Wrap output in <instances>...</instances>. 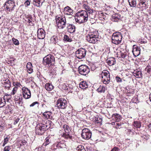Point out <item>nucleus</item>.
Wrapping results in <instances>:
<instances>
[{"label": "nucleus", "mask_w": 151, "mask_h": 151, "mask_svg": "<svg viewBox=\"0 0 151 151\" xmlns=\"http://www.w3.org/2000/svg\"><path fill=\"white\" fill-rule=\"evenodd\" d=\"M47 121L45 124L42 123L37 124L35 128V132L37 134L39 135H41L43 134L45 132L49 129L50 126V121H48V125L47 124Z\"/></svg>", "instance_id": "nucleus-1"}, {"label": "nucleus", "mask_w": 151, "mask_h": 151, "mask_svg": "<svg viewBox=\"0 0 151 151\" xmlns=\"http://www.w3.org/2000/svg\"><path fill=\"white\" fill-rule=\"evenodd\" d=\"M43 62L44 64L48 65L49 67L53 66L55 63V58L52 55H48L43 58Z\"/></svg>", "instance_id": "nucleus-2"}, {"label": "nucleus", "mask_w": 151, "mask_h": 151, "mask_svg": "<svg viewBox=\"0 0 151 151\" xmlns=\"http://www.w3.org/2000/svg\"><path fill=\"white\" fill-rule=\"evenodd\" d=\"M99 34L98 32L87 36L86 40L90 43L94 44L99 41Z\"/></svg>", "instance_id": "nucleus-3"}, {"label": "nucleus", "mask_w": 151, "mask_h": 151, "mask_svg": "<svg viewBox=\"0 0 151 151\" xmlns=\"http://www.w3.org/2000/svg\"><path fill=\"white\" fill-rule=\"evenodd\" d=\"M79 73L81 74L86 76L90 71V68L86 65H82L78 68Z\"/></svg>", "instance_id": "nucleus-4"}, {"label": "nucleus", "mask_w": 151, "mask_h": 151, "mask_svg": "<svg viewBox=\"0 0 151 151\" xmlns=\"http://www.w3.org/2000/svg\"><path fill=\"white\" fill-rule=\"evenodd\" d=\"M67 102L63 98L59 99L57 101L56 105L59 109H66L67 106Z\"/></svg>", "instance_id": "nucleus-5"}, {"label": "nucleus", "mask_w": 151, "mask_h": 151, "mask_svg": "<svg viewBox=\"0 0 151 151\" xmlns=\"http://www.w3.org/2000/svg\"><path fill=\"white\" fill-rule=\"evenodd\" d=\"M63 127L65 132L63 133V136L66 139H72V136L70 134V130L68 126L65 124Z\"/></svg>", "instance_id": "nucleus-6"}, {"label": "nucleus", "mask_w": 151, "mask_h": 151, "mask_svg": "<svg viewBox=\"0 0 151 151\" xmlns=\"http://www.w3.org/2000/svg\"><path fill=\"white\" fill-rule=\"evenodd\" d=\"M91 132L89 129L85 128L82 129L81 135L83 139H89L91 138Z\"/></svg>", "instance_id": "nucleus-7"}, {"label": "nucleus", "mask_w": 151, "mask_h": 151, "mask_svg": "<svg viewBox=\"0 0 151 151\" xmlns=\"http://www.w3.org/2000/svg\"><path fill=\"white\" fill-rule=\"evenodd\" d=\"M86 52V50L84 48H80L76 52V56L79 59H82L85 57Z\"/></svg>", "instance_id": "nucleus-8"}, {"label": "nucleus", "mask_w": 151, "mask_h": 151, "mask_svg": "<svg viewBox=\"0 0 151 151\" xmlns=\"http://www.w3.org/2000/svg\"><path fill=\"white\" fill-rule=\"evenodd\" d=\"M112 40L113 43L117 45L121 43L122 40V36L121 35H118L114 33L112 37Z\"/></svg>", "instance_id": "nucleus-9"}, {"label": "nucleus", "mask_w": 151, "mask_h": 151, "mask_svg": "<svg viewBox=\"0 0 151 151\" xmlns=\"http://www.w3.org/2000/svg\"><path fill=\"white\" fill-rule=\"evenodd\" d=\"M76 16L80 18L81 17L83 18V19H86L88 18V15L87 12L85 10H81L78 12L76 14L75 17L76 19Z\"/></svg>", "instance_id": "nucleus-10"}, {"label": "nucleus", "mask_w": 151, "mask_h": 151, "mask_svg": "<svg viewBox=\"0 0 151 151\" xmlns=\"http://www.w3.org/2000/svg\"><path fill=\"white\" fill-rule=\"evenodd\" d=\"M22 90L23 96L24 99H27L30 98L31 94L29 90L25 87L23 88Z\"/></svg>", "instance_id": "nucleus-11"}, {"label": "nucleus", "mask_w": 151, "mask_h": 151, "mask_svg": "<svg viewBox=\"0 0 151 151\" xmlns=\"http://www.w3.org/2000/svg\"><path fill=\"white\" fill-rule=\"evenodd\" d=\"M56 23L58 28H64L66 24V19H55Z\"/></svg>", "instance_id": "nucleus-12"}, {"label": "nucleus", "mask_w": 151, "mask_h": 151, "mask_svg": "<svg viewBox=\"0 0 151 151\" xmlns=\"http://www.w3.org/2000/svg\"><path fill=\"white\" fill-rule=\"evenodd\" d=\"M5 5L4 6H6L7 10L9 11L12 10L15 6L14 2L11 1H8L6 2Z\"/></svg>", "instance_id": "nucleus-13"}, {"label": "nucleus", "mask_w": 151, "mask_h": 151, "mask_svg": "<svg viewBox=\"0 0 151 151\" xmlns=\"http://www.w3.org/2000/svg\"><path fill=\"white\" fill-rule=\"evenodd\" d=\"M140 49L136 45H134L133 46L132 51L133 54L135 57H137L140 54Z\"/></svg>", "instance_id": "nucleus-14"}, {"label": "nucleus", "mask_w": 151, "mask_h": 151, "mask_svg": "<svg viewBox=\"0 0 151 151\" xmlns=\"http://www.w3.org/2000/svg\"><path fill=\"white\" fill-rule=\"evenodd\" d=\"M37 37L39 39H43L45 37V32L42 28L39 29L37 31Z\"/></svg>", "instance_id": "nucleus-15"}, {"label": "nucleus", "mask_w": 151, "mask_h": 151, "mask_svg": "<svg viewBox=\"0 0 151 151\" xmlns=\"http://www.w3.org/2000/svg\"><path fill=\"white\" fill-rule=\"evenodd\" d=\"M99 77L103 78L104 77H106V78H110V75L109 72L106 70H104L100 74Z\"/></svg>", "instance_id": "nucleus-16"}, {"label": "nucleus", "mask_w": 151, "mask_h": 151, "mask_svg": "<svg viewBox=\"0 0 151 151\" xmlns=\"http://www.w3.org/2000/svg\"><path fill=\"white\" fill-rule=\"evenodd\" d=\"M64 13L65 15L73 14V10L68 6H67L65 7Z\"/></svg>", "instance_id": "nucleus-17"}, {"label": "nucleus", "mask_w": 151, "mask_h": 151, "mask_svg": "<svg viewBox=\"0 0 151 151\" xmlns=\"http://www.w3.org/2000/svg\"><path fill=\"white\" fill-rule=\"evenodd\" d=\"M67 28L68 32L70 33H73L75 31V26L72 24H69Z\"/></svg>", "instance_id": "nucleus-18"}, {"label": "nucleus", "mask_w": 151, "mask_h": 151, "mask_svg": "<svg viewBox=\"0 0 151 151\" xmlns=\"http://www.w3.org/2000/svg\"><path fill=\"white\" fill-rule=\"evenodd\" d=\"M112 118L113 119H114L116 122H119L122 118L121 116L117 114H113L112 115Z\"/></svg>", "instance_id": "nucleus-19"}, {"label": "nucleus", "mask_w": 151, "mask_h": 151, "mask_svg": "<svg viewBox=\"0 0 151 151\" xmlns=\"http://www.w3.org/2000/svg\"><path fill=\"white\" fill-rule=\"evenodd\" d=\"M52 113L50 111H46L43 114V115L45 118L52 119Z\"/></svg>", "instance_id": "nucleus-20"}, {"label": "nucleus", "mask_w": 151, "mask_h": 151, "mask_svg": "<svg viewBox=\"0 0 151 151\" xmlns=\"http://www.w3.org/2000/svg\"><path fill=\"white\" fill-rule=\"evenodd\" d=\"M107 63L109 66H112L114 65L116 62L115 58H111L107 60Z\"/></svg>", "instance_id": "nucleus-21"}, {"label": "nucleus", "mask_w": 151, "mask_h": 151, "mask_svg": "<svg viewBox=\"0 0 151 151\" xmlns=\"http://www.w3.org/2000/svg\"><path fill=\"white\" fill-rule=\"evenodd\" d=\"M146 3L145 0H139V3L138 4L137 6L139 8L145 7L146 6Z\"/></svg>", "instance_id": "nucleus-22"}, {"label": "nucleus", "mask_w": 151, "mask_h": 151, "mask_svg": "<svg viewBox=\"0 0 151 151\" xmlns=\"http://www.w3.org/2000/svg\"><path fill=\"white\" fill-rule=\"evenodd\" d=\"M26 67L27 72L29 73H31L33 72V69L32 68L33 66L31 63L30 62L28 63Z\"/></svg>", "instance_id": "nucleus-23"}, {"label": "nucleus", "mask_w": 151, "mask_h": 151, "mask_svg": "<svg viewBox=\"0 0 151 151\" xmlns=\"http://www.w3.org/2000/svg\"><path fill=\"white\" fill-rule=\"evenodd\" d=\"M7 96H10L9 95L6 94L5 95V96L3 99L0 98V108L2 107L5 106L6 104V100L5 99V97Z\"/></svg>", "instance_id": "nucleus-24"}, {"label": "nucleus", "mask_w": 151, "mask_h": 151, "mask_svg": "<svg viewBox=\"0 0 151 151\" xmlns=\"http://www.w3.org/2000/svg\"><path fill=\"white\" fill-rule=\"evenodd\" d=\"M84 9L86 10L89 13H91L93 12V10L91 9L87 4H84L83 5Z\"/></svg>", "instance_id": "nucleus-25"}, {"label": "nucleus", "mask_w": 151, "mask_h": 151, "mask_svg": "<svg viewBox=\"0 0 151 151\" xmlns=\"http://www.w3.org/2000/svg\"><path fill=\"white\" fill-rule=\"evenodd\" d=\"M4 84L5 88L8 89H9L11 86V82L8 79L5 80Z\"/></svg>", "instance_id": "nucleus-26"}, {"label": "nucleus", "mask_w": 151, "mask_h": 151, "mask_svg": "<svg viewBox=\"0 0 151 151\" xmlns=\"http://www.w3.org/2000/svg\"><path fill=\"white\" fill-rule=\"evenodd\" d=\"M45 88L47 91H50L53 89V86L51 83H47L45 84Z\"/></svg>", "instance_id": "nucleus-27"}, {"label": "nucleus", "mask_w": 151, "mask_h": 151, "mask_svg": "<svg viewBox=\"0 0 151 151\" xmlns=\"http://www.w3.org/2000/svg\"><path fill=\"white\" fill-rule=\"evenodd\" d=\"M88 87V83L86 81H83L80 84V87L82 89H85Z\"/></svg>", "instance_id": "nucleus-28"}, {"label": "nucleus", "mask_w": 151, "mask_h": 151, "mask_svg": "<svg viewBox=\"0 0 151 151\" xmlns=\"http://www.w3.org/2000/svg\"><path fill=\"white\" fill-rule=\"evenodd\" d=\"M128 1L130 7H134L136 6L137 4L136 0H128Z\"/></svg>", "instance_id": "nucleus-29"}, {"label": "nucleus", "mask_w": 151, "mask_h": 151, "mask_svg": "<svg viewBox=\"0 0 151 151\" xmlns=\"http://www.w3.org/2000/svg\"><path fill=\"white\" fill-rule=\"evenodd\" d=\"M32 4L38 7L41 6L43 3H41V1L38 0H33Z\"/></svg>", "instance_id": "nucleus-30"}, {"label": "nucleus", "mask_w": 151, "mask_h": 151, "mask_svg": "<svg viewBox=\"0 0 151 151\" xmlns=\"http://www.w3.org/2000/svg\"><path fill=\"white\" fill-rule=\"evenodd\" d=\"M105 91V87L102 86H100L97 89V91L99 93H104Z\"/></svg>", "instance_id": "nucleus-31"}, {"label": "nucleus", "mask_w": 151, "mask_h": 151, "mask_svg": "<svg viewBox=\"0 0 151 151\" xmlns=\"http://www.w3.org/2000/svg\"><path fill=\"white\" fill-rule=\"evenodd\" d=\"M133 75L137 78H140L142 76V73L141 71H134L133 73Z\"/></svg>", "instance_id": "nucleus-32"}, {"label": "nucleus", "mask_w": 151, "mask_h": 151, "mask_svg": "<svg viewBox=\"0 0 151 151\" xmlns=\"http://www.w3.org/2000/svg\"><path fill=\"white\" fill-rule=\"evenodd\" d=\"M21 99L23 100L22 95L20 93H17L15 96L14 100L15 101H18Z\"/></svg>", "instance_id": "nucleus-33"}, {"label": "nucleus", "mask_w": 151, "mask_h": 151, "mask_svg": "<svg viewBox=\"0 0 151 151\" xmlns=\"http://www.w3.org/2000/svg\"><path fill=\"white\" fill-rule=\"evenodd\" d=\"M102 119L101 118L99 117H95L94 122L96 124H101L102 122Z\"/></svg>", "instance_id": "nucleus-34"}, {"label": "nucleus", "mask_w": 151, "mask_h": 151, "mask_svg": "<svg viewBox=\"0 0 151 151\" xmlns=\"http://www.w3.org/2000/svg\"><path fill=\"white\" fill-rule=\"evenodd\" d=\"M57 147H60L61 148L65 147V144L64 143V142L63 141H61L60 142H58L57 144Z\"/></svg>", "instance_id": "nucleus-35"}, {"label": "nucleus", "mask_w": 151, "mask_h": 151, "mask_svg": "<svg viewBox=\"0 0 151 151\" xmlns=\"http://www.w3.org/2000/svg\"><path fill=\"white\" fill-rule=\"evenodd\" d=\"M76 150L77 151H86L84 146L81 145L78 146L76 148Z\"/></svg>", "instance_id": "nucleus-36"}, {"label": "nucleus", "mask_w": 151, "mask_h": 151, "mask_svg": "<svg viewBox=\"0 0 151 151\" xmlns=\"http://www.w3.org/2000/svg\"><path fill=\"white\" fill-rule=\"evenodd\" d=\"M63 40L65 41L68 42H71L72 40L71 39L69 38V37L66 35H65L64 37Z\"/></svg>", "instance_id": "nucleus-37"}, {"label": "nucleus", "mask_w": 151, "mask_h": 151, "mask_svg": "<svg viewBox=\"0 0 151 151\" xmlns=\"http://www.w3.org/2000/svg\"><path fill=\"white\" fill-rule=\"evenodd\" d=\"M134 126L136 128H139L141 127L140 122H139L136 121L134 122Z\"/></svg>", "instance_id": "nucleus-38"}, {"label": "nucleus", "mask_w": 151, "mask_h": 151, "mask_svg": "<svg viewBox=\"0 0 151 151\" xmlns=\"http://www.w3.org/2000/svg\"><path fill=\"white\" fill-rule=\"evenodd\" d=\"M60 86L62 90H68V87L65 84H62Z\"/></svg>", "instance_id": "nucleus-39"}, {"label": "nucleus", "mask_w": 151, "mask_h": 151, "mask_svg": "<svg viewBox=\"0 0 151 151\" xmlns=\"http://www.w3.org/2000/svg\"><path fill=\"white\" fill-rule=\"evenodd\" d=\"M12 40L14 44L15 45H17L19 44V41L17 39L14 38H13L12 39Z\"/></svg>", "instance_id": "nucleus-40"}, {"label": "nucleus", "mask_w": 151, "mask_h": 151, "mask_svg": "<svg viewBox=\"0 0 151 151\" xmlns=\"http://www.w3.org/2000/svg\"><path fill=\"white\" fill-rule=\"evenodd\" d=\"M11 146H7L5 147L3 149L4 151H9L12 149Z\"/></svg>", "instance_id": "nucleus-41"}, {"label": "nucleus", "mask_w": 151, "mask_h": 151, "mask_svg": "<svg viewBox=\"0 0 151 151\" xmlns=\"http://www.w3.org/2000/svg\"><path fill=\"white\" fill-rule=\"evenodd\" d=\"M25 21L27 22L26 24H28V25L31 26H32L34 24H33L32 21L30 19H24Z\"/></svg>", "instance_id": "nucleus-42"}, {"label": "nucleus", "mask_w": 151, "mask_h": 151, "mask_svg": "<svg viewBox=\"0 0 151 151\" xmlns=\"http://www.w3.org/2000/svg\"><path fill=\"white\" fill-rule=\"evenodd\" d=\"M50 143L49 139L46 138V141L43 143V145L45 146L48 145Z\"/></svg>", "instance_id": "nucleus-43"}, {"label": "nucleus", "mask_w": 151, "mask_h": 151, "mask_svg": "<svg viewBox=\"0 0 151 151\" xmlns=\"http://www.w3.org/2000/svg\"><path fill=\"white\" fill-rule=\"evenodd\" d=\"M110 80V78H106V80L105 79H104L102 80V81H103L104 83L105 84H107L109 83Z\"/></svg>", "instance_id": "nucleus-44"}, {"label": "nucleus", "mask_w": 151, "mask_h": 151, "mask_svg": "<svg viewBox=\"0 0 151 151\" xmlns=\"http://www.w3.org/2000/svg\"><path fill=\"white\" fill-rule=\"evenodd\" d=\"M16 103L17 104H18L19 106H22L23 103L22 100L21 99L20 100H19L18 101H16Z\"/></svg>", "instance_id": "nucleus-45"}, {"label": "nucleus", "mask_w": 151, "mask_h": 151, "mask_svg": "<svg viewBox=\"0 0 151 151\" xmlns=\"http://www.w3.org/2000/svg\"><path fill=\"white\" fill-rule=\"evenodd\" d=\"M63 15L62 14V13H61V14L58 15L56 16L55 19H63V18H64L65 17H63Z\"/></svg>", "instance_id": "nucleus-46"}, {"label": "nucleus", "mask_w": 151, "mask_h": 151, "mask_svg": "<svg viewBox=\"0 0 151 151\" xmlns=\"http://www.w3.org/2000/svg\"><path fill=\"white\" fill-rule=\"evenodd\" d=\"M13 85L15 87L18 86L19 87H20V86H21L20 83L17 82H14L13 83Z\"/></svg>", "instance_id": "nucleus-47"}, {"label": "nucleus", "mask_w": 151, "mask_h": 151, "mask_svg": "<svg viewBox=\"0 0 151 151\" xmlns=\"http://www.w3.org/2000/svg\"><path fill=\"white\" fill-rule=\"evenodd\" d=\"M145 70L148 73L151 72V66H147L145 68Z\"/></svg>", "instance_id": "nucleus-48"}, {"label": "nucleus", "mask_w": 151, "mask_h": 151, "mask_svg": "<svg viewBox=\"0 0 151 151\" xmlns=\"http://www.w3.org/2000/svg\"><path fill=\"white\" fill-rule=\"evenodd\" d=\"M116 80L117 82H122V79L119 76L116 77Z\"/></svg>", "instance_id": "nucleus-49"}, {"label": "nucleus", "mask_w": 151, "mask_h": 151, "mask_svg": "<svg viewBox=\"0 0 151 151\" xmlns=\"http://www.w3.org/2000/svg\"><path fill=\"white\" fill-rule=\"evenodd\" d=\"M17 88L16 87H14L12 91V94L13 95H14L15 93L17 91Z\"/></svg>", "instance_id": "nucleus-50"}, {"label": "nucleus", "mask_w": 151, "mask_h": 151, "mask_svg": "<svg viewBox=\"0 0 151 151\" xmlns=\"http://www.w3.org/2000/svg\"><path fill=\"white\" fill-rule=\"evenodd\" d=\"M9 140L7 138H5L4 139V142L2 146H4L8 142Z\"/></svg>", "instance_id": "nucleus-51"}, {"label": "nucleus", "mask_w": 151, "mask_h": 151, "mask_svg": "<svg viewBox=\"0 0 151 151\" xmlns=\"http://www.w3.org/2000/svg\"><path fill=\"white\" fill-rule=\"evenodd\" d=\"M2 122L0 121V132L2 131L3 130Z\"/></svg>", "instance_id": "nucleus-52"}, {"label": "nucleus", "mask_w": 151, "mask_h": 151, "mask_svg": "<svg viewBox=\"0 0 151 151\" xmlns=\"http://www.w3.org/2000/svg\"><path fill=\"white\" fill-rule=\"evenodd\" d=\"M122 58H124L127 56V54L126 52L122 53L121 54Z\"/></svg>", "instance_id": "nucleus-53"}, {"label": "nucleus", "mask_w": 151, "mask_h": 151, "mask_svg": "<svg viewBox=\"0 0 151 151\" xmlns=\"http://www.w3.org/2000/svg\"><path fill=\"white\" fill-rule=\"evenodd\" d=\"M27 141L24 140H23L21 142V144H20L21 145V146L22 145H26L27 144Z\"/></svg>", "instance_id": "nucleus-54"}, {"label": "nucleus", "mask_w": 151, "mask_h": 151, "mask_svg": "<svg viewBox=\"0 0 151 151\" xmlns=\"http://www.w3.org/2000/svg\"><path fill=\"white\" fill-rule=\"evenodd\" d=\"M119 150L120 149H119L115 147L111 150V151H119Z\"/></svg>", "instance_id": "nucleus-55"}, {"label": "nucleus", "mask_w": 151, "mask_h": 151, "mask_svg": "<svg viewBox=\"0 0 151 151\" xmlns=\"http://www.w3.org/2000/svg\"><path fill=\"white\" fill-rule=\"evenodd\" d=\"M39 103L37 101H35V102H34L32 104H31L30 105V107H32L33 106L35 105V104H38Z\"/></svg>", "instance_id": "nucleus-56"}, {"label": "nucleus", "mask_w": 151, "mask_h": 151, "mask_svg": "<svg viewBox=\"0 0 151 151\" xmlns=\"http://www.w3.org/2000/svg\"><path fill=\"white\" fill-rule=\"evenodd\" d=\"M24 4L25 6H28L30 4V2L28 0H27L25 2Z\"/></svg>", "instance_id": "nucleus-57"}, {"label": "nucleus", "mask_w": 151, "mask_h": 151, "mask_svg": "<svg viewBox=\"0 0 151 151\" xmlns=\"http://www.w3.org/2000/svg\"><path fill=\"white\" fill-rule=\"evenodd\" d=\"M76 21L79 24H81L82 20V19H75Z\"/></svg>", "instance_id": "nucleus-58"}, {"label": "nucleus", "mask_w": 151, "mask_h": 151, "mask_svg": "<svg viewBox=\"0 0 151 151\" xmlns=\"http://www.w3.org/2000/svg\"><path fill=\"white\" fill-rule=\"evenodd\" d=\"M53 39L54 40V43H56L57 42H58L57 40H58V38L56 37H53Z\"/></svg>", "instance_id": "nucleus-59"}, {"label": "nucleus", "mask_w": 151, "mask_h": 151, "mask_svg": "<svg viewBox=\"0 0 151 151\" xmlns=\"http://www.w3.org/2000/svg\"><path fill=\"white\" fill-rule=\"evenodd\" d=\"M9 96H6L5 97V99H6V101H7V102H9V100H10V95H9Z\"/></svg>", "instance_id": "nucleus-60"}, {"label": "nucleus", "mask_w": 151, "mask_h": 151, "mask_svg": "<svg viewBox=\"0 0 151 151\" xmlns=\"http://www.w3.org/2000/svg\"><path fill=\"white\" fill-rule=\"evenodd\" d=\"M73 14H68V15H67V16H68V18H72V17H74L72 15Z\"/></svg>", "instance_id": "nucleus-61"}, {"label": "nucleus", "mask_w": 151, "mask_h": 151, "mask_svg": "<svg viewBox=\"0 0 151 151\" xmlns=\"http://www.w3.org/2000/svg\"><path fill=\"white\" fill-rule=\"evenodd\" d=\"M116 125L118 126H120L121 125V124L119 122H116Z\"/></svg>", "instance_id": "nucleus-62"}, {"label": "nucleus", "mask_w": 151, "mask_h": 151, "mask_svg": "<svg viewBox=\"0 0 151 151\" xmlns=\"http://www.w3.org/2000/svg\"><path fill=\"white\" fill-rule=\"evenodd\" d=\"M19 119H16V120L14 122V124H17V122H19Z\"/></svg>", "instance_id": "nucleus-63"}, {"label": "nucleus", "mask_w": 151, "mask_h": 151, "mask_svg": "<svg viewBox=\"0 0 151 151\" xmlns=\"http://www.w3.org/2000/svg\"><path fill=\"white\" fill-rule=\"evenodd\" d=\"M88 19H82V20L81 24L87 22Z\"/></svg>", "instance_id": "nucleus-64"}]
</instances>
